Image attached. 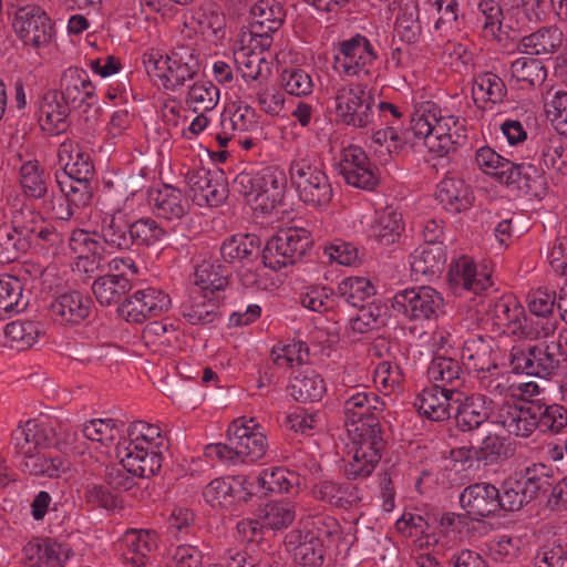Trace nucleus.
Listing matches in <instances>:
<instances>
[{
	"label": "nucleus",
	"mask_w": 567,
	"mask_h": 567,
	"mask_svg": "<svg viewBox=\"0 0 567 567\" xmlns=\"http://www.w3.org/2000/svg\"><path fill=\"white\" fill-rule=\"evenodd\" d=\"M415 137L423 138L429 152L445 156L466 141V120L449 114L434 102L422 103L411 117Z\"/></svg>",
	"instance_id": "f257e3e1"
},
{
	"label": "nucleus",
	"mask_w": 567,
	"mask_h": 567,
	"mask_svg": "<svg viewBox=\"0 0 567 567\" xmlns=\"http://www.w3.org/2000/svg\"><path fill=\"white\" fill-rule=\"evenodd\" d=\"M167 449V440L157 425L135 421L127 429V439L116 446L121 463L132 475L147 478L159 472L163 463V451Z\"/></svg>",
	"instance_id": "f03ea898"
},
{
	"label": "nucleus",
	"mask_w": 567,
	"mask_h": 567,
	"mask_svg": "<svg viewBox=\"0 0 567 567\" xmlns=\"http://www.w3.org/2000/svg\"><path fill=\"white\" fill-rule=\"evenodd\" d=\"M289 176L298 198L313 208L329 205L333 189L318 153L298 148L289 164Z\"/></svg>",
	"instance_id": "7ed1b4c3"
},
{
	"label": "nucleus",
	"mask_w": 567,
	"mask_h": 567,
	"mask_svg": "<svg viewBox=\"0 0 567 567\" xmlns=\"http://www.w3.org/2000/svg\"><path fill=\"white\" fill-rule=\"evenodd\" d=\"M147 73L158 78L164 89L176 91L193 80L199 72V60L196 50L182 45L163 54L158 50H150L143 55Z\"/></svg>",
	"instance_id": "20e7f679"
},
{
	"label": "nucleus",
	"mask_w": 567,
	"mask_h": 567,
	"mask_svg": "<svg viewBox=\"0 0 567 567\" xmlns=\"http://www.w3.org/2000/svg\"><path fill=\"white\" fill-rule=\"evenodd\" d=\"M287 183V175L282 168L267 166L257 173H239L234 181V187L248 203L254 204L256 209L269 213L282 203Z\"/></svg>",
	"instance_id": "39448f33"
},
{
	"label": "nucleus",
	"mask_w": 567,
	"mask_h": 567,
	"mask_svg": "<svg viewBox=\"0 0 567 567\" xmlns=\"http://www.w3.org/2000/svg\"><path fill=\"white\" fill-rule=\"evenodd\" d=\"M312 525L317 529H292L285 537L287 550L292 555L295 564L301 567H321L324 563L326 548L320 536H332L339 530L334 517L319 515L313 517Z\"/></svg>",
	"instance_id": "423d86ee"
},
{
	"label": "nucleus",
	"mask_w": 567,
	"mask_h": 567,
	"mask_svg": "<svg viewBox=\"0 0 567 567\" xmlns=\"http://www.w3.org/2000/svg\"><path fill=\"white\" fill-rule=\"evenodd\" d=\"M567 354L560 340L529 346H514L509 352V363L514 372L548 378L555 374Z\"/></svg>",
	"instance_id": "0eeeda50"
},
{
	"label": "nucleus",
	"mask_w": 567,
	"mask_h": 567,
	"mask_svg": "<svg viewBox=\"0 0 567 567\" xmlns=\"http://www.w3.org/2000/svg\"><path fill=\"white\" fill-rule=\"evenodd\" d=\"M312 243L311 234L306 228L281 229L267 241L262 250V264L272 270L293 265L308 254Z\"/></svg>",
	"instance_id": "6e6552de"
},
{
	"label": "nucleus",
	"mask_w": 567,
	"mask_h": 567,
	"mask_svg": "<svg viewBox=\"0 0 567 567\" xmlns=\"http://www.w3.org/2000/svg\"><path fill=\"white\" fill-rule=\"evenodd\" d=\"M334 102L336 115L344 125L355 128L374 125V97L367 85L348 83L338 86Z\"/></svg>",
	"instance_id": "1a4fd4ad"
},
{
	"label": "nucleus",
	"mask_w": 567,
	"mask_h": 567,
	"mask_svg": "<svg viewBox=\"0 0 567 567\" xmlns=\"http://www.w3.org/2000/svg\"><path fill=\"white\" fill-rule=\"evenodd\" d=\"M384 402L381 398L372 390L365 386L357 385L348 389L344 392L343 400V412L346 416V427L348 435L350 436V430L357 425L363 431V433L371 434L370 426L377 432L381 433L380 416L384 410Z\"/></svg>",
	"instance_id": "9d476101"
},
{
	"label": "nucleus",
	"mask_w": 567,
	"mask_h": 567,
	"mask_svg": "<svg viewBox=\"0 0 567 567\" xmlns=\"http://www.w3.org/2000/svg\"><path fill=\"white\" fill-rule=\"evenodd\" d=\"M370 433H363L367 431L358 427L350 430L351 440V458L344 466V474L348 480H360L367 478L375 470L377 465L381 460V451L384 446L382 434H377L370 426Z\"/></svg>",
	"instance_id": "9b49d317"
},
{
	"label": "nucleus",
	"mask_w": 567,
	"mask_h": 567,
	"mask_svg": "<svg viewBox=\"0 0 567 567\" xmlns=\"http://www.w3.org/2000/svg\"><path fill=\"white\" fill-rule=\"evenodd\" d=\"M393 307L411 321H432L444 313V299L430 286L413 287L398 291Z\"/></svg>",
	"instance_id": "f8f14e48"
},
{
	"label": "nucleus",
	"mask_w": 567,
	"mask_h": 567,
	"mask_svg": "<svg viewBox=\"0 0 567 567\" xmlns=\"http://www.w3.org/2000/svg\"><path fill=\"white\" fill-rule=\"evenodd\" d=\"M12 28L23 44L33 49L49 47L55 32L54 23L45 10L31 3L17 8Z\"/></svg>",
	"instance_id": "ddd939ff"
},
{
	"label": "nucleus",
	"mask_w": 567,
	"mask_h": 567,
	"mask_svg": "<svg viewBox=\"0 0 567 567\" xmlns=\"http://www.w3.org/2000/svg\"><path fill=\"white\" fill-rule=\"evenodd\" d=\"M378 59L373 43L365 35L355 33L338 43L334 69L341 75L360 78L370 74Z\"/></svg>",
	"instance_id": "4468645a"
},
{
	"label": "nucleus",
	"mask_w": 567,
	"mask_h": 567,
	"mask_svg": "<svg viewBox=\"0 0 567 567\" xmlns=\"http://www.w3.org/2000/svg\"><path fill=\"white\" fill-rule=\"evenodd\" d=\"M227 441L231 442L239 463H254L262 458L268 449L267 437L255 419L239 417L233 421L227 431Z\"/></svg>",
	"instance_id": "2eb2a0df"
},
{
	"label": "nucleus",
	"mask_w": 567,
	"mask_h": 567,
	"mask_svg": "<svg viewBox=\"0 0 567 567\" xmlns=\"http://www.w3.org/2000/svg\"><path fill=\"white\" fill-rule=\"evenodd\" d=\"M169 306L171 298L167 293L154 287H146L126 297L118 305L117 312L127 322L143 323L148 318L167 311Z\"/></svg>",
	"instance_id": "dca6fc26"
},
{
	"label": "nucleus",
	"mask_w": 567,
	"mask_h": 567,
	"mask_svg": "<svg viewBox=\"0 0 567 567\" xmlns=\"http://www.w3.org/2000/svg\"><path fill=\"white\" fill-rule=\"evenodd\" d=\"M259 130L258 115L254 107L244 101L228 104L220 113L219 123L215 130V137L220 147L237 137Z\"/></svg>",
	"instance_id": "f3484780"
},
{
	"label": "nucleus",
	"mask_w": 567,
	"mask_h": 567,
	"mask_svg": "<svg viewBox=\"0 0 567 567\" xmlns=\"http://www.w3.org/2000/svg\"><path fill=\"white\" fill-rule=\"evenodd\" d=\"M185 182L193 202L198 206L217 207L227 198V185L218 171L195 166L185 173Z\"/></svg>",
	"instance_id": "a211bd4d"
},
{
	"label": "nucleus",
	"mask_w": 567,
	"mask_h": 567,
	"mask_svg": "<svg viewBox=\"0 0 567 567\" xmlns=\"http://www.w3.org/2000/svg\"><path fill=\"white\" fill-rule=\"evenodd\" d=\"M31 229L23 220L21 206L11 210L9 223L0 226V264H10L30 249Z\"/></svg>",
	"instance_id": "6ab92c4d"
},
{
	"label": "nucleus",
	"mask_w": 567,
	"mask_h": 567,
	"mask_svg": "<svg viewBox=\"0 0 567 567\" xmlns=\"http://www.w3.org/2000/svg\"><path fill=\"white\" fill-rule=\"evenodd\" d=\"M339 171L346 183L357 188L372 190L379 183L375 166L357 145L343 150Z\"/></svg>",
	"instance_id": "aec40b11"
},
{
	"label": "nucleus",
	"mask_w": 567,
	"mask_h": 567,
	"mask_svg": "<svg viewBox=\"0 0 567 567\" xmlns=\"http://www.w3.org/2000/svg\"><path fill=\"white\" fill-rule=\"evenodd\" d=\"M498 497L497 487L494 484L478 482L462 491L460 504L471 519L480 522L482 518L498 515Z\"/></svg>",
	"instance_id": "412c9836"
},
{
	"label": "nucleus",
	"mask_w": 567,
	"mask_h": 567,
	"mask_svg": "<svg viewBox=\"0 0 567 567\" xmlns=\"http://www.w3.org/2000/svg\"><path fill=\"white\" fill-rule=\"evenodd\" d=\"M446 278L450 289L456 296L470 292L481 295L492 286L489 276L478 274L473 259L467 256H461L450 265Z\"/></svg>",
	"instance_id": "4be33fe9"
},
{
	"label": "nucleus",
	"mask_w": 567,
	"mask_h": 567,
	"mask_svg": "<svg viewBox=\"0 0 567 567\" xmlns=\"http://www.w3.org/2000/svg\"><path fill=\"white\" fill-rule=\"evenodd\" d=\"M286 12L277 0H258L250 9L249 31L251 37L260 38V45L269 47L271 35L280 29Z\"/></svg>",
	"instance_id": "5701e85b"
},
{
	"label": "nucleus",
	"mask_w": 567,
	"mask_h": 567,
	"mask_svg": "<svg viewBox=\"0 0 567 567\" xmlns=\"http://www.w3.org/2000/svg\"><path fill=\"white\" fill-rule=\"evenodd\" d=\"M248 485V480L243 475L218 477L206 485L203 496L213 507H229L251 498L252 492Z\"/></svg>",
	"instance_id": "b1692460"
},
{
	"label": "nucleus",
	"mask_w": 567,
	"mask_h": 567,
	"mask_svg": "<svg viewBox=\"0 0 567 567\" xmlns=\"http://www.w3.org/2000/svg\"><path fill=\"white\" fill-rule=\"evenodd\" d=\"M458 401L460 393H455V389L441 388L439 384H434L424 389L417 395L414 406L424 417L442 422L451 417L454 405Z\"/></svg>",
	"instance_id": "393cba45"
},
{
	"label": "nucleus",
	"mask_w": 567,
	"mask_h": 567,
	"mask_svg": "<svg viewBox=\"0 0 567 567\" xmlns=\"http://www.w3.org/2000/svg\"><path fill=\"white\" fill-rule=\"evenodd\" d=\"M59 94L72 109L83 105L92 106L96 103L95 86L87 72L76 66H71L63 72Z\"/></svg>",
	"instance_id": "a878e982"
},
{
	"label": "nucleus",
	"mask_w": 567,
	"mask_h": 567,
	"mask_svg": "<svg viewBox=\"0 0 567 567\" xmlns=\"http://www.w3.org/2000/svg\"><path fill=\"white\" fill-rule=\"evenodd\" d=\"M534 401L516 404L504 403L497 411L495 423L509 435L528 437L536 430Z\"/></svg>",
	"instance_id": "bb28decb"
},
{
	"label": "nucleus",
	"mask_w": 567,
	"mask_h": 567,
	"mask_svg": "<svg viewBox=\"0 0 567 567\" xmlns=\"http://www.w3.org/2000/svg\"><path fill=\"white\" fill-rule=\"evenodd\" d=\"M25 567H64L69 549L49 537H37L23 547Z\"/></svg>",
	"instance_id": "cd10ccee"
},
{
	"label": "nucleus",
	"mask_w": 567,
	"mask_h": 567,
	"mask_svg": "<svg viewBox=\"0 0 567 567\" xmlns=\"http://www.w3.org/2000/svg\"><path fill=\"white\" fill-rule=\"evenodd\" d=\"M454 405L455 421L462 432H471L485 423L493 411V400L481 393H474L462 398Z\"/></svg>",
	"instance_id": "c85d7f7f"
},
{
	"label": "nucleus",
	"mask_w": 567,
	"mask_h": 567,
	"mask_svg": "<svg viewBox=\"0 0 567 567\" xmlns=\"http://www.w3.org/2000/svg\"><path fill=\"white\" fill-rule=\"evenodd\" d=\"M71 105L58 91L47 92L39 103V123L43 131L51 135L64 133L70 126Z\"/></svg>",
	"instance_id": "c756f323"
},
{
	"label": "nucleus",
	"mask_w": 567,
	"mask_h": 567,
	"mask_svg": "<svg viewBox=\"0 0 567 567\" xmlns=\"http://www.w3.org/2000/svg\"><path fill=\"white\" fill-rule=\"evenodd\" d=\"M315 499L338 508H352L362 501L361 491L349 482L320 480L312 488Z\"/></svg>",
	"instance_id": "7c9ffc66"
},
{
	"label": "nucleus",
	"mask_w": 567,
	"mask_h": 567,
	"mask_svg": "<svg viewBox=\"0 0 567 567\" xmlns=\"http://www.w3.org/2000/svg\"><path fill=\"white\" fill-rule=\"evenodd\" d=\"M59 163L63 166L64 178L92 179L94 165L91 154L72 140L62 142L58 150Z\"/></svg>",
	"instance_id": "2f4dec72"
},
{
	"label": "nucleus",
	"mask_w": 567,
	"mask_h": 567,
	"mask_svg": "<svg viewBox=\"0 0 567 567\" xmlns=\"http://www.w3.org/2000/svg\"><path fill=\"white\" fill-rule=\"evenodd\" d=\"M445 262L443 244L421 245L410 256L411 275L414 280L431 281L443 272Z\"/></svg>",
	"instance_id": "473e14b6"
},
{
	"label": "nucleus",
	"mask_w": 567,
	"mask_h": 567,
	"mask_svg": "<svg viewBox=\"0 0 567 567\" xmlns=\"http://www.w3.org/2000/svg\"><path fill=\"white\" fill-rule=\"evenodd\" d=\"M219 295L198 288H190L187 300L181 306L182 316L190 324H207L214 322L218 317Z\"/></svg>",
	"instance_id": "72a5a7b5"
},
{
	"label": "nucleus",
	"mask_w": 567,
	"mask_h": 567,
	"mask_svg": "<svg viewBox=\"0 0 567 567\" xmlns=\"http://www.w3.org/2000/svg\"><path fill=\"white\" fill-rule=\"evenodd\" d=\"M121 544L123 557L135 567L146 566L152 551L158 546L157 533L153 529L128 528L124 532Z\"/></svg>",
	"instance_id": "f704fd0d"
},
{
	"label": "nucleus",
	"mask_w": 567,
	"mask_h": 567,
	"mask_svg": "<svg viewBox=\"0 0 567 567\" xmlns=\"http://www.w3.org/2000/svg\"><path fill=\"white\" fill-rule=\"evenodd\" d=\"M260 239L251 234H236L226 238L220 245L223 260L230 265H250L259 256Z\"/></svg>",
	"instance_id": "c9c22d12"
},
{
	"label": "nucleus",
	"mask_w": 567,
	"mask_h": 567,
	"mask_svg": "<svg viewBox=\"0 0 567 567\" xmlns=\"http://www.w3.org/2000/svg\"><path fill=\"white\" fill-rule=\"evenodd\" d=\"M90 300L79 291L59 295L51 303L52 318L61 324H78L90 313Z\"/></svg>",
	"instance_id": "e433bc0d"
},
{
	"label": "nucleus",
	"mask_w": 567,
	"mask_h": 567,
	"mask_svg": "<svg viewBox=\"0 0 567 567\" xmlns=\"http://www.w3.org/2000/svg\"><path fill=\"white\" fill-rule=\"evenodd\" d=\"M131 219L117 210L106 214L100 225L99 237L112 250L132 249Z\"/></svg>",
	"instance_id": "4c0bfd02"
},
{
	"label": "nucleus",
	"mask_w": 567,
	"mask_h": 567,
	"mask_svg": "<svg viewBox=\"0 0 567 567\" xmlns=\"http://www.w3.org/2000/svg\"><path fill=\"white\" fill-rule=\"evenodd\" d=\"M148 199L157 216L168 220L182 218L188 209V202L182 190L167 184L151 189Z\"/></svg>",
	"instance_id": "58836bf2"
},
{
	"label": "nucleus",
	"mask_w": 567,
	"mask_h": 567,
	"mask_svg": "<svg viewBox=\"0 0 567 567\" xmlns=\"http://www.w3.org/2000/svg\"><path fill=\"white\" fill-rule=\"evenodd\" d=\"M436 198L451 213H461L472 207L474 196L471 187L457 177H445L437 185Z\"/></svg>",
	"instance_id": "ea45409f"
},
{
	"label": "nucleus",
	"mask_w": 567,
	"mask_h": 567,
	"mask_svg": "<svg viewBox=\"0 0 567 567\" xmlns=\"http://www.w3.org/2000/svg\"><path fill=\"white\" fill-rule=\"evenodd\" d=\"M288 389L290 395L302 403L320 401L327 391L323 379L311 368L295 371Z\"/></svg>",
	"instance_id": "a19ab883"
},
{
	"label": "nucleus",
	"mask_w": 567,
	"mask_h": 567,
	"mask_svg": "<svg viewBox=\"0 0 567 567\" xmlns=\"http://www.w3.org/2000/svg\"><path fill=\"white\" fill-rule=\"evenodd\" d=\"M404 230L402 214L392 207L377 212L369 235L379 244L389 246L396 243Z\"/></svg>",
	"instance_id": "79ce46f5"
},
{
	"label": "nucleus",
	"mask_w": 567,
	"mask_h": 567,
	"mask_svg": "<svg viewBox=\"0 0 567 567\" xmlns=\"http://www.w3.org/2000/svg\"><path fill=\"white\" fill-rule=\"evenodd\" d=\"M492 340L481 336L467 339L462 348V360L467 369L480 373L497 370V363L492 358Z\"/></svg>",
	"instance_id": "37998d69"
},
{
	"label": "nucleus",
	"mask_w": 567,
	"mask_h": 567,
	"mask_svg": "<svg viewBox=\"0 0 567 567\" xmlns=\"http://www.w3.org/2000/svg\"><path fill=\"white\" fill-rule=\"evenodd\" d=\"M50 175L39 161L29 159L19 167V184L23 194L33 199H41L48 193Z\"/></svg>",
	"instance_id": "c03bdc74"
},
{
	"label": "nucleus",
	"mask_w": 567,
	"mask_h": 567,
	"mask_svg": "<svg viewBox=\"0 0 567 567\" xmlns=\"http://www.w3.org/2000/svg\"><path fill=\"white\" fill-rule=\"evenodd\" d=\"M505 185H514L519 192L533 197H540L545 192V177L533 165L514 164L508 175L505 176Z\"/></svg>",
	"instance_id": "a18cd8bd"
},
{
	"label": "nucleus",
	"mask_w": 567,
	"mask_h": 567,
	"mask_svg": "<svg viewBox=\"0 0 567 567\" xmlns=\"http://www.w3.org/2000/svg\"><path fill=\"white\" fill-rule=\"evenodd\" d=\"M228 285V270L226 266L217 260H204L197 265L194 272L193 288L210 292V295H219Z\"/></svg>",
	"instance_id": "49530a36"
},
{
	"label": "nucleus",
	"mask_w": 567,
	"mask_h": 567,
	"mask_svg": "<svg viewBox=\"0 0 567 567\" xmlns=\"http://www.w3.org/2000/svg\"><path fill=\"white\" fill-rule=\"evenodd\" d=\"M563 43V32L556 27H544L520 39L518 49L529 55L550 54Z\"/></svg>",
	"instance_id": "de8ad7c7"
},
{
	"label": "nucleus",
	"mask_w": 567,
	"mask_h": 567,
	"mask_svg": "<svg viewBox=\"0 0 567 567\" xmlns=\"http://www.w3.org/2000/svg\"><path fill=\"white\" fill-rule=\"evenodd\" d=\"M558 328V319L555 316L523 313V319L518 326H514L513 337L518 340L535 341L547 339L554 336Z\"/></svg>",
	"instance_id": "09e8293b"
},
{
	"label": "nucleus",
	"mask_w": 567,
	"mask_h": 567,
	"mask_svg": "<svg viewBox=\"0 0 567 567\" xmlns=\"http://www.w3.org/2000/svg\"><path fill=\"white\" fill-rule=\"evenodd\" d=\"M29 299L23 296V285L17 277L0 278V319L23 311Z\"/></svg>",
	"instance_id": "8fccbe9b"
},
{
	"label": "nucleus",
	"mask_w": 567,
	"mask_h": 567,
	"mask_svg": "<svg viewBox=\"0 0 567 567\" xmlns=\"http://www.w3.org/2000/svg\"><path fill=\"white\" fill-rule=\"evenodd\" d=\"M131 288V280L123 274L100 276L92 285L93 295L102 306L117 303Z\"/></svg>",
	"instance_id": "3c124183"
},
{
	"label": "nucleus",
	"mask_w": 567,
	"mask_h": 567,
	"mask_svg": "<svg viewBox=\"0 0 567 567\" xmlns=\"http://www.w3.org/2000/svg\"><path fill=\"white\" fill-rule=\"evenodd\" d=\"M234 61L237 70L244 80L261 81L267 80L271 70L261 52H254L249 48H240L234 53Z\"/></svg>",
	"instance_id": "603ef678"
},
{
	"label": "nucleus",
	"mask_w": 567,
	"mask_h": 567,
	"mask_svg": "<svg viewBox=\"0 0 567 567\" xmlns=\"http://www.w3.org/2000/svg\"><path fill=\"white\" fill-rule=\"evenodd\" d=\"M334 293L338 303L344 301L351 307L359 308L374 296L375 289L364 277H348L338 285Z\"/></svg>",
	"instance_id": "864d4df0"
},
{
	"label": "nucleus",
	"mask_w": 567,
	"mask_h": 567,
	"mask_svg": "<svg viewBox=\"0 0 567 567\" xmlns=\"http://www.w3.org/2000/svg\"><path fill=\"white\" fill-rule=\"evenodd\" d=\"M524 308L513 296H502L488 309V315L498 328L513 337L514 326L523 319Z\"/></svg>",
	"instance_id": "5fc2aeb1"
},
{
	"label": "nucleus",
	"mask_w": 567,
	"mask_h": 567,
	"mask_svg": "<svg viewBox=\"0 0 567 567\" xmlns=\"http://www.w3.org/2000/svg\"><path fill=\"white\" fill-rule=\"evenodd\" d=\"M463 370L461 363L452 358L434 357L427 368V377L431 381L441 388L451 385L455 393H460L457 388L462 384Z\"/></svg>",
	"instance_id": "6e6d98bb"
},
{
	"label": "nucleus",
	"mask_w": 567,
	"mask_h": 567,
	"mask_svg": "<svg viewBox=\"0 0 567 567\" xmlns=\"http://www.w3.org/2000/svg\"><path fill=\"white\" fill-rule=\"evenodd\" d=\"M395 32L399 39L408 44H414L420 40L422 27L415 1L406 0L401 4L395 20Z\"/></svg>",
	"instance_id": "4d7b16f0"
},
{
	"label": "nucleus",
	"mask_w": 567,
	"mask_h": 567,
	"mask_svg": "<svg viewBox=\"0 0 567 567\" xmlns=\"http://www.w3.org/2000/svg\"><path fill=\"white\" fill-rule=\"evenodd\" d=\"M475 447L476 451L472 453L477 456V466L483 465L484 467H488L501 465L512 455L509 444L506 443L504 437L497 434L486 435L481 444Z\"/></svg>",
	"instance_id": "13d9d810"
},
{
	"label": "nucleus",
	"mask_w": 567,
	"mask_h": 567,
	"mask_svg": "<svg viewBox=\"0 0 567 567\" xmlns=\"http://www.w3.org/2000/svg\"><path fill=\"white\" fill-rule=\"evenodd\" d=\"M511 74L517 83H522V89H525L543 84L547 78V70L540 60L522 56L512 62Z\"/></svg>",
	"instance_id": "bf43d9fd"
},
{
	"label": "nucleus",
	"mask_w": 567,
	"mask_h": 567,
	"mask_svg": "<svg viewBox=\"0 0 567 567\" xmlns=\"http://www.w3.org/2000/svg\"><path fill=\"white\" fill-rule=\"evenodd\" d=\"M535 403L536 430L542 433H559L567 425V410L560 404H546L539 399Z\"/></svg>",
	"instance_id": "052dcab7"
},
{
	"label": "nucleus",
	"mask_w": 567,
	"mask_h": 567,
	"mask_svg": "<svg viewBox=\"0 0 567 567\" xmlns=\"http://www.w3.org/2000/svg\"><path fill=\"white\" fill-rule=\"evenodd\" d=\"M22 472L34 476L58 477L65 472L66 463L59 456L33 453L20 463Z\"/></svg>",
	"instance_id": "680f3d73"
},
{
	"label": "nucleus",
	"mask_w": 567,
	"mask_h": 567,
	"mask_svg": "<svg viewBox=\"0 0 567 567\" xmlns=\"http://www.w3.org/2000/svg\"><path fill=\"white\" fill-rule=\"evenodd\" d=\"M219 101V89L212 82L194 83L187 93L186 104L195 113L213 111Z\"/></svg>",
	"instance_id": "e2e57ef3"
},
{
	"label": "nucleus",
	"mask_w": 567,
	"mask_h": 567,
	"mask_svg": "<svg viewBox=\"0 0 567 567\" xmlns=\"http://www.w3.org/2000/svg\"><path fill=\"white\" fill-rule=\"evenodd\" d=\"M507 93L504 81L493 72H484L474 79L472 94L477 100L494 104L503 102Z\"/></svg>",
	"instance_id": "0e129e2a"
},
{
	"label": "nucleus",
	"mask_w": 567,
	"mask_h": 567,
	"mask_svg": "<svg viewBox=\"0 0 567 567\" xmlns=\"http://www.w3.org/2000/svg\"><path fill=\"white\" fill-rule=\"evenodd\" d=\"M302 307L319 313L334 312L338 301L332 288L327 286H309L300 293Z\"/></svg>",
	"instance_id": "69168bd1"
},
{
	"label": "nucleus",
	"mask_w": 567,
	"mask_h": 567,
	"mask_svg": "<svg viewBox=\"0 0 567 567\" xmlns=\"http://www.w3.org/2000/svg\"><path fill=\"white\" fill-rule=\"evenodd\" d=\"M475 162L485 174L495 177L502 184H505V176L508 175L514 165L513 162L501 156L488 146L476 151Z\"/></svg>",
	"instance_id": "338daca9"
},
{
	"label": "nucleus",
	"mask_w": 567,
	"mask_h": 567,
	"mask_svg": "<svg viewBox=\"0 0 567 567\" xmlns=\"http://www.w3.org/2000/svg\"><path fill=\"white\" fill-rule=\"evenodd\" d=\"M549 472L550 470L545 464H533L526 467L520 476V483L528 503L551 487V474Z\"/></svg>",
	"instance_id": "774afa93"
}]
</instances>
